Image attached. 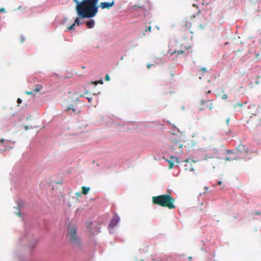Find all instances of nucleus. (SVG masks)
<instances>
[{
  "label": "nucleus",
  "mask_w": 261,
  "mask_h": 261,
  "mask_svg": "<svg viewBox=\"0 0 261 261\" xmlns=\"http://www.w3.org/2000/svg\"><path fill=\"white\" fill-rule=\"evenodd\" d=\"M98 1L99 0H73V2L76 4L75 10L79 17H94L98 11Z\"/></svg>",
  "instance_id": "nucleus-1"
},
{
  "label": "nucleus",
  "mask_w": 261,
  "mask_h": 261,
  "mask_svg": "<svg viewBox=\"0 0 261 261\" xmlns=\"http://www.w3.org/2000/svg\"><path fill=\"white\" fill-rule=\"evenodd\" d=\"M152 199L154 204L168 207L169 209H174L175 208V205H174L175 199L170 195L164 194L153 196Z\"/></svg>",
  "instance_id": "nucleus-2"
},
{
  "label": "nucleus",
  "mask_w": 261,
  "mask_h": 261,
  "mask_svg": "<svg viewBox=\"0 0 261 261\" xmlns=\"http://www.w3.org/2000/svg\"><path fill=\"white\" fill-rule=\"evenodd\" d=\"M191 23L189 21H186L182 25L181 30V36L187 41H190L193 37V31L191 30Z\"/></svg>",
  "instance_id": "nucleus-3"
},
{
  "label": "nucleus",
  "mask_w": 261,
  "mask_h": 261,
  "mask_svg": "<svg viewBox=\"0 0 261 261\" xmlns=\"http://www.w3.org/2000/svg\"><path fill=\"white\" fill-rule=\"evenodd\" d=\"M76 228L72 227L70 229L68 235L69 237L70 241L73 244L76 246L80 245V241L79 238L76 236Z\"/></svg>",
  "instance_id": "nucleus-4"
},
{
  "label": "nucleus",
  "mask_w": 261,
  "mask_h": 261,
  "mask_svg": "<svg viewBox=\"0 0 261 261\" xmlns=\"http://www.w3.org/2000/svg\"><path fill=\"white\" fill-rule=\"evenodd\" d=\"M238 152L237 153L239 159H245L246 156L250 152L249 149L243 144H240L237 147Z\"/></svg>",
  "instance_id": "nucleus-5"
},
{
  "label": "nucleus",
  "mask_w": 261,
  "mask_h": 261,
  "mask_svg": "<svg viewBox=\"0 0 261 261\" xmlns=\"http://www.w3.org/2000/svg\"><path fill=\"white\" fill-rule=\"evenodd\" d=\"M201 105L204 106V107L202 109H200V110H202L204 108H207L210 110H211L213 107V103L212 100H201Z\"/></svg>",
  "instance_id": "nucleus-6"
},
{
  "label": "nucleus",
  "mask_w": 261,
  "mask_h": 261,
  "mask_svg": "<svg viewBox=\"0 0 261 261\" xmlns=\"http://www.w3.org/2000/svg\"><path fill=\"white\" fill-rule=\"evenodd\" d=\"M204 160L207 162H209L214 168L216 165H217L219 162L218 159L217 158H214L210 156H208L207 155L205 156Z\"/></svg>",
  "instance_id": "nucleus-7"
},
{
  "label": "nucleus",
  "mask_w": 261,
  "mask_h": 261,
  "mask_svg": "<svg viewBox=\"0 0 261 261\" xmlns=\"http://www.w3.org/2000/svg\"><path fill=\"white\" fill-rule=\"evenodd\" d=\"M114 1H112L111 2H101L100 4V7L102 9H110L111 7L114 5Z\"/></svg>",
  "instance_id": "nucleus-8"
},
{
  "label": "nucleus",
  "mask_w": 261,
  "mask_h": 261,
  "mask_svg": "<svg viewBox=\"0 0 261 261\" xmlns=\"http://www.w3.org/2000/svg\"><path fill=\"white\" fill-rule=\"evenodd\" d=\"M120 219L118 216L115 215L112 219L109 227L113 228L119 221Z\"/></svg>",
  "instance_id": "nucleus-9"
},
{
  "label": "nucleus",
  "mask_w": 261,
  "mask_h": 261,
  "mask_svg": "<svg viewBox=\"0 0 261 261\" xmlns=\"http://www.w3.org/2000/svg\"><path fill=\"white\" fill-rule=\"evenodd\" d=\"M81 24V22L80 21L79 18L76 17L74 20V23L72 25H71L70 26H69L68 27V30H73L74 29V27H75V24H76L77 25H80Z\"/></svg>",
  "instance_id": "nucleus-10"
},
{
  "label": "nucleus",
  "mask_w": 261,
  "mask_h": 261,
  "mask_svg": "<svg viewBox=\"0 0 261 261\" xmlns=\"http://www.w3.org/2000/svg\"><path fill=\"white\" fill-rule=\"evenodd\" d=\"M181 145L179 142H175L174 144L171 146L174 151H176L178 149H180L182 147Z\"/></svg>",
  "instance_id": "nucleus-11"
},
{
  "label": "nucleus",
  "mask_w": 261,
  "mask_h": 261,
  "mask_svg": "<svg viewBox=\"0 0 261 261\" xmlns=\"http://www.w3.org/2000/svg\"><path fill=\"white\" fill-rule=\"evenodd\" d=\"M94 21L93 20H90L86 22V25L89 29L93 28L94 26Z\"/></svg>",
  "instance_id": "nucleus-12"
},
{
  "label": "nucleus",
  "mask_w": 261,
  "mask_h": 261,
  "mask_svg": "<svg viewBox=\"0 0 261 261\" xmlns=\"http://www.w3.org/2000/svg\"><path fill=\"white\" fill-rule=\"evenodd\" d=\"M82 193L83 195H87L88 194V193L89 192V191H90V189L89 187H86L85 186H83L82 187Z\"/></svg>",
  "instance_id": "nucleus-13"
},
{
  "label": "nucleus",
  "mask_w": 261,
  "mask_h": 261,
  "mask_svg": "<svg viewBox=\"0 0 261 261\" xmlns=\"http://www.w3.org/2000/svg\"><path fill=\"white\" fill-rule=\"evenodd\" d=\"M42 88H43V86L42 85L38 84V85H36L35 88L34 90V91L35 92H38L40 90H41L42 89Z\"/></svg>",
  "instance_id": "nucleus-14"
},
{
  "label": "nucleus",
  "mask_w": 261,
  "mask_h": 261,
  "mask_svg": "<svg viewBox=\"0 0 261 261\" xmlns=\"http://www.w3.org/2000/svg\"><path fill=\"white\" fill-rule=\"evenodd\" d=\"M184 53H185V51L182 50H177V51L175 50L174 52H172L171 53V55H173L174 54H175V53H177V55H179L180 54H184Z\"/></svg>",
  "instance_id": "nucleus-15"
},
{
  "label": "nucleus",
  "mask_w": 261,
  "mask_h": 261,
  "mask_svg": "<svg viewBox=\"0 0 261 261\" xmlns=\"http://www.w3.org/2000/svg\"><path fill=\"white\" fill-rule=\"evenodd\" d=\"M238 107H239L240 108H242L243 107V103L242 102H238L237 103V104H236L234 106H233V108L234 109H236Z\"/></svg>",
  "instance_id": "nucleus-16"
},
{
  "label": "nucleus",
  "mask_w": 261,
  "mask_h": 261,
  "mask_svg": "<svg viewBox=\"0 0 261 261\" xmlns=\"http://www.w3.org/2000/svg\"><path fill=\"white\" fill-rule=\"evenodd\" d=\"M205 22L203 24V25H202V24H200L199 25V27L201 29H203L204 28V27L206 26L207 24V23H208V20L205 19Z\"/></svg>",
  "instance_id": "nucleus-17"
},
{
  "label": "nucleus",
  "mask_w": 261,
  "mask_h": 261,
  "mask_svg": "<svg viewBox=\"0 0 261 261\" xmlns=\"http://www.w3.org/2000/svg\"><path fill=\"white\" fill-rule=\"evenodd\" d=\"M70 110H71L73 112H77V113H79V111H76V109L73 107H68L67 109V110L69 111Z\"/></svg>",
  "instance_id": "nucleus-18"
},
{
  "label": "nucleus",
  "mask_w": 261,
  "mask_h": 261,
  "mask_svg": "<svg viewBox=\"0 0 261 261\" xmlns=\"http://www.w3.org/2000/svg\"><path fill=\"white\" fill-rule=\"evenodd\" d=\"M174 163L171 161H169V168L172 169L173 167Z\"/></svg>",
  "instance_id": "nucleus-19"
},
{
  "label": "nucleus",
  "mask_w": 261,
  "mask_h": 261,
  "mask_svg": "<svg viewBox=\"0 0 261 261\" xmlns=\"http://www.w3.org/2000/svg\"><path fill=\"white\" fill-rule=\"evenodd\" d=\"M190 47H191V46L189 44H187V45H186L184 46V48L186 50L189 49V48H190Z\"/></svg>",
  "instance_id": "nucleus-20"
},
{
  "label": "nucleus",
  "mask_w": 261,
  "mask_h": 261,
  "mask_svg": "<svg viewBox=\"0 0 261 261\" xmlns=\"http://www.w3.org/2000/svg\"><path fill=\"white\" fill-rule=\"evenodd\" d=\"M110 76L109 75V74H106V76H105V80L106 81H110Z\"/></svg>",
  "instance_id": "nucleus-21"
},
{
  "label": "nucleus",
  "mask_w": 261,
  "mask_h": 261,
  "mask_svg": "<svg viewBox=\"0 0 261 261\" xmlns=\"http://www.w3.org/2000/svg\"><path fill=\"white\" fill-rule=\"evenodd\" d=\"M151 26H149L148 27H147V29H145V31L151 32Z\"/></svg>",
  "instance_id": "nucleus-22"
},
{
  "label": "nucleus",
  "mask_w": 261,
  "mask_h": 261,
  "mask_svg": "<svg viewBox=\"0 0 261 261\" xmlns=\"http://www.w3.org/2000/svg\"><path fill=\"white\" fill-rule=\"evenodd\" d=\"M138 8H140V9H143V8L142 7H141V6H140V7H138V6H136V5L134 6V9L135 10H136Z\"/></svg>",
  "instance_id": "nucleus-23"
},
{
  "label": "nucleus",
  "mask_w": 261,
  "mask_h": 261,
  "mask_svg": "<svg viewBox=\"0 0 261 261\" xmlns=\"http://www.w3.org/2000/svg\"><path fill=\"white\" fill-rule=\"evenodd\" d=\"M233 159L235 160L236 158H234L230 159L229 158H226L225 160L226 161H231V160H232Z\"/></svg>",
  "instance_id": "nucleus-24"
},
{
  "label": "nucleus",
  "mask_w": 261,
  "mask_h": 261,
  "mask_svg": "<svg viewBox=\"0 0 261 261\" xmlns=\"http://www.w3.org/2000/svg\"><path fill=\"white\" fill-rule=\"evenodd\" d=\"M33 93V91H26L25 92V94H27V95H31V94H32Z\"/></svg>",
  "instance_id": "nucleus-25"
},
{
  "label": "nucleus",
  "mask_w": 261,
  "mask_h": 261,
  "mask_svg": "<svg viewBox=\"0 0 261 261\" xmlns=\"http://www.w3.org/2000/svg\"><path fill=\"white\" fill-rule=\"evenodd\" d=\"M227 98V96L226 94H224L222 95V98L223 99H226Z\"/></svg>",
  "instance_id": "nucleus-26"
},
{
  "label": "nucleus",
  "mask_w": 261,
  "mask_h": 261,
  "mask_svg": "<svg viewBox=\"0 0 261 261\" xmlns=\"http://www.w3.org/2000/svg\"><path fill=\"white\" fill-rule=\"evenodd\" d=\"M0 12L2 13L5 12V9L4 8H0Z\"/></svg>",
  "instance_id": "nucleus-27"
},
{
  "label": "nucleus",
  "mask_w": 261,
  "mask_h": 261,
  "mask_svg": "<svg viewBox=\"0 0 261 261\" xmlns=\"http://www.w3.org/2000/svg\"><path fill=\"white\" fill-rule=\"evenodd\" d=\"M17 102L18 104H20V103H21L22 100L19 98L17 99Z\"/></svg>",
  "instance_id": "nucleus-28"
},
{
  "label": "nucleus",
  "mask_w": 261,
  "mask_h": 261,
  "mask_svg": "<svg viewBox=\"0 0 261 261\" xmlns=\"http://www.w3.org/2000/svg\"><path fill=\"white\" fill-rule=\"evenodd\" d=\"M153 66V64H149H149H148L147 65V68H148V69H149L150 68H151V66Z\"/></svg>",
  "instance_id": "nucleus-29"
},
{
  "label": "nucleus",
  "mask_w": 261,
  "mask_h": 261,
  "mask_svg": "<svg viewBox=\"0 0 261 261\" xmlns=\"http://www.w3.org/2000/svg\"><path fill=\"white\" fill-rule=\"evenodd\" d=\"M82 193H80L79 192H77L75 194V195H76L77 197H80L81 196V194Z\"/></svg>",
  "instance_id": "nucleus-30"
},
{
  "label": "nucleus",
  "mask_w": 261,
  "mask_h": 261,
  "mask_svg": "<svg viewBox=\"0 0 261 261\" xmlns=\"http://www.w3.org/2000/svg\"><path fill=\"white\" fill-rule=\"evenodd\" d=\"M201 70L202 71H203V72H205V71H206V68H204V67L201 68Z\"/></svg>",
  "instance_id": "nucleus-31"
},
{
  "label": "nucleus",
  "mask_w": 261,
  "mask_h": 261,
  "mask_svg": "<svg viewBox=\"0 0 261 261\" xmlns=\"http://www.w3.org/2000/svg\"><path fill=\"white\" fill-rule=\"evenodd\" d=\"M24 40H25V38L23 37V36H21V42H23Z\"/></svg>",
  "instance_id": "nucleus-32"
},
{
  "label": "nucleus",
  "mask_w": 261,
  "mask_h": 261,
  "mask_svg": "<svg viewBox=\"0 0 261 261\" xmlns=\"http://www.w3.org/2000/svg\"><path fill=\"white\" fill-rule=\"evenodd\" d=\"M87 99L88 100V101H89V102H91L92 99L91 97H87Z\"/></svg>",
  "instance_id": "nucleus-33"
},
{
  "label": "nucleus",
  "mask_w": 261,
  "mask_h": 261,
  "mask_svg": "<svg viewBox=\"0 0 261 261\" xmlns=\"http://www.w3.org/2000/svg\"><path fill=\"white\" fill-rule=\"evenodd\" d=\"M255 214L256 215H260V212L259 211H257L255 213Z\"/></svg>",
  "instance_id": "nucleus-34"
},
{
  "label": "nucleus",
  "mask_w": 261,
  "mask_h": 261,
  "mask_svg": "<svg viewBox=\"0 0 261 261\" xmlns=\"http://www.w3.org/2000/svg\"><path fill=\"white\" fill-rule=\"evenodd\" d=\"M22 9V7L20 6H19V7L17 8V10H20V9Z\"/></svg>",
  "instance_id": "nucleus-35"
},
{
  "label": "nucleus",
  "mask_w": 261,
  "mask_h": 261,
  "mask_svg": "<svg viewBox=\"0 0 261 261\" xmlns=\"http://www.w3.org/2000/svg\"><path fill=\"white\" fill-rule=\"evenodd\" d=\"M218 185H221V184H222V181H219V182H218Z\"/></svg>",
  "instance_id": "nucleus-36"
},
{
  "label": "nucleus",
  "mask_w": 261,
  "mask_h": 261,
  "mask_svg": "<svg viewBox=\"0 0 261 261\" xmlns=\"http://www.w3.org/2000/svg\"><path fill=\"white\" fill-rule=\"evenodd\" d=\"M4 142V139H2V140H1V143H3Z\"/></svg>",
  "instance_id": "nucleus-37"
},
{
  "label": "nucleus",
  "mask_w": 261,
  "mask_h": 261,
  "mask_svg": "<svg viewBox=\"0 0 261 261\" xmlns=\"http://www.w3.org/2000/svg\"><path fill=\"white\" fill-rule=\"evenodd\" d=\"M227 152L228 153H232V151L231 150H228Z\"/></svg>",
  "instance_id": "nucleus-38"
},
{
  "label": "nucleus",
  "mask_w": 261,
  "mask_h": 261,
  "mask_svg": "<svg viewBox=\"0 0 261 261\" xmlns=\"http://www.w3.org/2000/svg\"><path fill=\"white\" fill-rule=\"evenodd\" d=\"M211 93V91H208L207 92V93Z\"/></svg>",
  "instance_id": "nucleus-39"
},
{
  "label": "nucleus",
  "mask_w": 261,
  "mask_h": 261,
  "mask_svg": "<svg viewBox=\"0 0 261 261\" xmlns=\"http://www.w3.org/2000/svg\"><path fill=\"white\" fill-rule=\"evenodd\" d=\"M189 259H192V257H189Z\"/></svg>",
  "instance_id": "nucleus-40"
},
{
  "label": "nucleus",
  "mask_w": 261,
  "mask_h": 261,
  "mask_svg": "<svg viewBox=\"0 0 261 261\" xmlns=\"http://www.w3.org/2000/svg\"><path fill=\"white\" fill-rule=\"evenodd\" d=\"M122 59H123V57H122L121 58V60H122Z\"/></svg>",
  "instance_id": "nucleus-41"
},
{
  "label": "nucleus",
  "mask_w": 261,
  "mask_h": 261,
  "mask_svg": "<svg viewBox=\"0 0 261 261\" xmlns=\"http://www.w3.org/2000/svg\"><path fill=\"white\" fill-rule=\"evenodd\" d=\"M25 9V7H23V10H24Z\"/></svg>",
  "instance_id": "nucleus-42"
},
{
  "label": "nucleus",
  "mask_w": 261,
  "mask_h": 261,
  "mask_svg": "<svg viewBox=\"0 0 261 261\" xmlns=\"http://www.w3.org/2000/svg\"><path fill=\"white\" fill-rule=\"evenodd\" d=\"M18 215L20 216V213H18Z\"/></svg>",
  "instance_id": "nucleus-43"
},
{
  "label": "nucleus",
  "mask_w": 261,
  "mask_h": 261,
  "mask_svg": "<svg viewBox=\"0 0 261 261\" xmlns=\"http://www.w3.org/2000/svg\"><path fill=\"white\" fill-rule=\"evenodd\" d=\"M213 261H216V260H213Z\"/></svg>",
  "instance_id": "nucleus-44"
}]
</instances>
